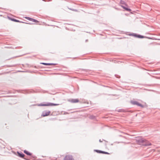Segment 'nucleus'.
I'll return each instance as SVG.
<instances>
[{"mask_svg": "<svg viewBox=\"0 0 160 160\" xmlns=\"http://www.w3.org/2000/svg\"><path fill=\"white\" fill-rule=\"evenodd\" d=\"M99 141L100 142H102V141H101V139H100V140H99Z\"/></svg>", "mask_w": 160, "mask_h": 160, "instance_id": "nucleus-20", "label": "nucleus"}, {"mask_svg": "<svg viewBox=\"0 0 160 160\" xmlns=\"http://www.w3.org/2000/svg\"><path fill=\"white\" fill-rule=\"evenodd\" d=\"M88 41V40H86V42H87Z\"/></svg>", "mask_w": 160, "mask_h": 160, "instance_id": "nucleus-21", "label": "nucleus"}, {"mask_svg": "<svg viewBox=\"0 0 160 160\" xmlns=\"http://www.w3.org/2000/svg\"><path fill=\"white\" fill-rule=\"evenodd\" d=\"M8 18L9 19L11 20L12 21H13L16 22H22V23H24V22L22 21H20L18 20H17L16 19H15L13 18H10L9 17H8Z\"/></svg>", "mask_w": 160, "mask_h": 160, "instance_id": "nucleus-8", "label": "nucleus"}, {"mask_svg": "<svg viewBox=\"0 0 160 160\" xmlns=\"http://www.w3.org/2000/svg\"><path fill=\"white\" fill-rule=\"evenodd\" d=\"M69 9H70V10H73V11H77V10H76L72 9H70V8Z\"/></svg>", "mask_w": 160, "mask_h": 160, "instance_id": "nucleus-19", "label": "nucleus"}, {"mask_svg": "<svg viewBox=\"0 0 160 160\" xmlns=\"http://www.w3.org/2000/svg\"><path fill=\"white\" fill-rule=\"evenodd\" d=\"M94 151L97 153H102V151L98 150H94Z\"/></svg>", "mask_w": 160, "mask_h": 160, "instance_id": "nucleus-14", "label": "nucleus"}, {"mask_svg": "<svg viewBox=\"0 0 160 160\" xmlns=\"http://www.w3.org/2000/svg\"><path fill=\"white\" fill-rule=\"evenodd\" d=\"M41 64L44 65H55L57 64H56V63H44V62L41 63Z\"/></svg>", "mask_w": 160, "mask_h": 160, "instance_id": "nucleus-10", "label": "nucleus"}, {"mask_svg": "<svg viewBox=\"0 0 160 160\" xmlns=\"http://www.w3.org/2000/svg\"><path fill=\"white\" fill-rule=\"evenodd\" d=\"M50 113V111H45L42 112V116L43 117L46 116L48 115Z\"/></svg>", "mask_w": 160, "mask_h": 160, "instance_id": "nucleus-4", "label": "nucleus"}, {"mask_svg": "<svg viewBox=\"0 0 160 160\" xmlns=\"http://www.w3.org/2000/svg\"><path fill=\"white\" fill-rule=\"evenodd\" d=\"M18 72H21V71H19Z\"/></svg>", "mask_w": 160, "mask_h": 160, "instance_id": "nucleus-24", "label": "nucleus"}, {"mask_svg": "<svg viewBox=\"0 0 160 160\" xmlns=\"http://www.w3.org/2000/svg\"><path fill=\"white\" fill-rule=\"evenodd\" d=\"M68 101L72 103H74L78 102L79 100L78 99H70Z\"/></svg>", "mask_w": 160, "mask_h": 160, "instance_id": "nucleus-7", "label": "nucleus"}, {"mask_svg": "<svg viewBox=\"0 0 160 160\" xmlns=\"http://www.w3.org/2000/svg\"><path fill=\"white\" fill-rule=\"evenodd\" d=\"M137 34L136 33H130L129 34V35L130 36H133L137 38Z\"/></svg>", "mask_w": 160, "mask_h": 160, "instance_id": "nucleus-13", "label": "nucleus"}, {"mask_svg": "<svg viewBox=\"0 0 160 160\" xmlns=\"http://www.w3.org/2000/svg\"><path fill=\"white\" fill-rule=\"evenodd\" d=\"M17 153H18V156L19 157H21V158H23L24 156H25V155L22 153H21V152H19L18 151L17 152Z\"/></svg>", "mask_w": 160, "mask_h": 160, "instance_id": "nucleus-9", "label": "nucleus"}, {"mask_svg": "<svg viewBox=\"0 0 160 160\" xmlns=\"http://www.w3.org/2000/svg\"><path fill=\"white\" fill-rule=\"evenodd\" d=\"M58 104H55L53 103L48 102L46 104L40 103L38 104V106H56L58 105Z\"/></svg>", "mask_w": 160, "mask_h": 160, "instance_id": "nucleus-2", "label": "nucleus"}, {"mask_svg": "<svg viewBox=\"0 0 160 160\" xmlns=\"http://www.w3.org/2000/svg\"><path fill=\"white\" fill-rule=\"evenodd\" d=\"M43 1H45L46 0H42Z\"/></svg>", "mask_w": 160, "mask_h": 160, "instance_id": "nucleus-22", "label": "nucleus"}, {"mask_svg": "<svg viewBox=\"0 0 160 160\" xmlns=\"http://www.w3.org/2000/svg\"><path fill=\"white\" fill-rule=\"evenodd\" d=\"M136 142L138 144L144 146H149L151 143L143 138H139L136 139Z\"/></svg>", "mask_w": 160, "mask_h": 160, "instance_id": "nucleus-1", "label": "nucleus"}, {"mask_svg": "<svg viewBox=\"0 0 160 160\" xmlns=\"http://www.w3.org/2000/svg\"><path fill=\"white\" fill-rule=\"evenodd\" d=\"M24 152L26 154H27L28 155L31 156L32 155L31 153L29 152H28V151H27L26 150H24Z\"/></svg>", "mask_w": 160, "mask_h": 160, "instance_id": "nucleus-12", "label": "nucleus"}, {"mask_svg": "<svg viewBox=\"0 0 160 160\" xmlns=\"http://www.w3.org/2000/svg\"><path fill=\"white\" fill-rule=\"evenodd\" d=\"M89 118L91 119H94L95 118V116L93 115H91L90 116Z\"/></svg>", "mask_w": 160, "mask_h": 160, "instance_id": "nucleus-16", "label": "nucleus"}, {"mask_svg": "<svg viewBox=\"0 0 160 160\" xmlns=\"http://www.w3.org/2000/svg\"><path fill=\"white\" fill-rule=\"evenodd\" d=\"M102 153L107 154H109V153H108V152H105V151H102Z\"/></svg>", "mask_w": 160, "mask_h": 160, "instance_id": "nucleus-17", "label": "nucleus"}, {"mask_svg": "<svg viewBox=\"0 0 160 160\" xmlns=\"http://www.w3.org/2000/svg\"><path fill=\"white\" fill-rule=\"evenodd\" d=\"M120 2H121V3H122V4L124 3V2L123 1H122V0H121Z\"/></svg>", "mask_w": 160, "mask_h": 160, "instance_id": "nucleus-18", "label": "nucleus"}, {"mask_svg": "<svg viewBox=\"0 0 160 160\" xmlns=\"http://www.w3.org/2000/svg\"><path fill=\"white\" fill-rule=\"evenodd\" d=\"M137 38H144V37L143 36L139 35V34H137Z\"/></svg>", "mask_w": 160, "mask_h": 160, "instance_id": "nucleus-15", "label": "nucleus"}, {"mask_svg": "<svg viewBox=\"0 0 160 160\" xmlns=\"http://www.w3.org/2000/svg\"><path fill=\"white\" fill-rule=\"evenodd\" d=\"M122 7L125 10H126L127 11H131V9L130 8H128L127 7H126L124 6H122Z\"/></svg>", "mask_w": 160, "mask_h": 160, "instance_id": "nucleus-11", "label": "nucleus"}, {"mask_svg": "<svg viewBox=\"0 0 160 160\" xmlns=\"http://www.w3.org/2000/svg\"><path fill=\"white\" fill-rule=\"evenodd\" d=\"M131 103L133 105H137L138 106H140L141 107H143V106L142 104L139 103L138 102L135 101H131Z\"/></svg>", "mask_w": 160, "mask_h": 160, "instance_id": "nucleus-3", "label": "nucleus"}, {"mask_svg": "<svg viewBox=\"0 0 160 160\" xmlns=\"http://www.w3.org/2000/svg\"><path fill=\"white\" fill-rule=\"evenodd\" d=\"M51 1L50 0H48V1Z\"/></svg>", "mask_w": 160, "mask_h": 160, "instance_id": "nucleus-23", "label": "nucleus"}, {"mask_svg": "<svg viewBox=\"0 0 160 160\" xmlns=\"http://www.w3.org/2000/svg\"><path fill=\"white\" fill-rule=\"evenodd\" d=\"M26 19L28 20L32 21L35 22H38V21L36 19H34L29 17H26L25 18Z\"/></svg>", "mask_w": 160, "mask_h": 160, "instance_id": "nucleus-6", "label": "nucleus"}, {"mask_svg": "<svg viewBox=\"0 0 160 160\" xmlns=\"http://www.w3.org/2000/svg\"><path fill=\"white\" fill-rule=\"evenodd\" d=\"M64 160H74V159L72 156L67 155L64 158Z\"/></svg>", "mask_w": 160, "mask_h": 160, "instance_id": "nucleus-5", "label": "nucleus"}]
</instances>
